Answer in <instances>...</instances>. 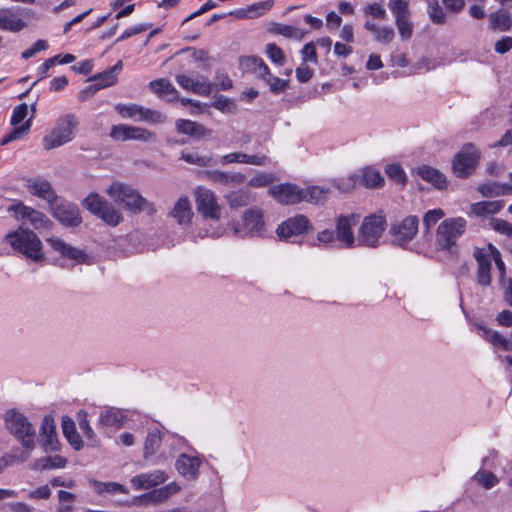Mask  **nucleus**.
Returning a JSON list of instances; mask_svg holds the SVG:
<instances>
[{
	"instance_id": "obj_12",
	"label": "nucleus",
	"mask_w": 512,
	"mask_h": 512,
	"mask_svg": "<svg viewBox=\"0 0 512 512\" xmlns=\"http://www.w3.org/2000/svg\"><path fill=\"white\" fill-rule=\"evenodd\" d=\"M312 229L310 220L302 214L290 217L278 225L276 234L279 239L287 240L299 236Z\"/></svg>"
},
{
	"instance_id": "obj_33",
	"label": "nucleus",
	"mask_w": 512,
	"mask_h": 512,
	"mask_svg": "<svg viewBox=\"0 0 512 512\" xmlns=\"http://www.w3.org/2000/svg\"><path fill=\"white\" fill-rule=\"evenodd\" d=\"M63 434L75 450H80L83 447V442L80 435L76 431L74 421L69 417H63L62 420Z\"/></svg>"
},
{
	"instance_id": "obj_54",
	"label": "nucleus",
	"mask_w": 512,
	"mask_h": 512,
	"mask_svg": "<svg viewBox=\"0 0 512 512\" xmlns=\"http://www.w3.org/2000/svg\"><path fill=\"white\" fill-rule=\"evenodd\" d=\"M265 52L272 62L279 65L284 64L285 56L283 54V51L275 43L267 44Z\"/></svg>"
},
{
	"instance_id": "obj_37",
	"label": "nucleus",
	"mask_w": 512,
	"mask_h": 512,
	"mask_svg": "<svg viewBox=\"0 0 512 512\" xmlns=\"http://www.w3.org/2000/svg\"><path fill=\"white\" fill-rule=\"evenodd\" d=\"M67 464V460L60 456V455H54V456H48V457H42L37 459L32 469L34 470H49V469H56V468H64Z\"/></svg>"
},
{
	"instance_id": "obj_6",
	"label": "nucleus",
	"mask_w": 512,
	"mask_h": 512,
	"mask_svg": "<svg viewBox=\"0 0 512 512\" xmlns=\"http://www.w3.org/2000/svg\"><path fill=\"white\" fill-rule=\"evenodd\" d=\"M386 225V219L383 215L372 214L365 217L358 231V245L377 247Z\"/></svg>"
},
{
	"instance_id": "obj_14",
	"label": "nucleus",
	"mask_w": 512,
	"mask_h": 512,
	"mask_svg": "<svg viewBox=\"0 0 512 512\" xmlns=\"http://www.w3.org/2000/svg\"><path fill=\"white\" fill-rule=\"evenodd\" d=\"M25 187L31 195L45 200L48 205L57 200L58 195L53 189L52 184L42 176L26 179Z\"/></svg>"
},
{
	"instance_id": "obj_35",
	"label": "nucleus",
	"mask_w": 512,
	"mask_h": 512,
	"mask_svg": "<svg viewBox=\"0 0 512 512\" xmlns=\"http://www.w3.org/2000/svg\"><path fill=\"white\" fill-rule=\"evenodd\" d=\"M244 70L257 74L260 78L268 75V66L261 58L255 56L244 57L240 61Z\"/></svg>"
},
{
	"instance_id": "obj_28",
	"label": "nucleus",
	"mask_w": 512,
	"mask_h": 512,
	"mask_svg": "<svg viewBox=\"0 0 512 512\" xmlns=\"http://www.w3.org/2000/svg\"><path fill=\"white\" fill-rule=\"evenodd\" d=\"M206 175L208 179L214 183L222 184V185H240L243 184L246 180L244 174L240 172L236 173H228L223 171H207Z\"/></svg>"
},
{
	"instance_id": "obj_29",
	"label": "nucleus",
	"mask_w": 512,
	"mask_h": 512,
	"mask_svg": "<svg viewBox=\"0 0 512 512\" xmlns=\"http://www.w3.org/2000/svg\"><path fill=\"white\" fill-rule=\"evenodd\" d=\"M170 215L176 219L179 225L188 224L192 218L191 204L186 196L181 197L175 203Z\"/></svg>"
},
{
	"instance_id": "obj_62",
	"label": "nucleus",
	"mask_w": 512,
	"mask_h": 512,
	"mask_svg": "<svg viewBox=\"0 0 512 512\" xmlns=\"http://www.w3.org/2000/svg\"><path fill=\"white\" fill-rule=\"evenodd\" d=\"M27 114H28L27 104L23 103V104L16 106L14 108L12 116H11V124L13 126H17L26 118Z\"/></svg>"
},
{
	"instance_id": "obj_20",
	"label": "nucleus",
	"mask_w": 512,
	"mask_h": 512,
	"mask_svg": "<svg viewBox=\"0 0 512 512\" xmlns=\"http://www.w3.org/2000/svg\"><path fill=\"white\" fill-rule=\"evenodd\" d=\"M357 222V216L340 215L336 219V240L341 242L345 247H353L355 243V237L352 231V226Z\"/></svg>"
},
{
	"instance_id": "obj_31",
	"label": "nucleus",
	"mask_w": 512,
	"mask_h": 512,
	"mask_svg": "<svg viewBox=\"0 0 512 512\" xmlns=\"http://www.w3.org/2000/svg\"><path fill=\"white\" fill-rule=\"evenodd\" d=\"M149 86L159 97L171 96L167 99L168 101H174L179 98L177 89L172 85L170 81L164 78L151 81Z\"/></svg>"
},
{
	"instance_id": "obj_15",
	"label": "nucleus",
	"mask_w": 512,
	"mask_h": 512,
	"mask_svg": "<svg viewBox=\"0 0 512 512\" xmlns=\"http://www.w3.org/2000/svg\"><path fill=\"white\" fill-rule=\"evenodd\" d=\"M176 82L183 89L201 96H209L213 90L212 83L207 77L202 75H197L194 78L185 74H179L176 76Z\"/></svg>"
},
{
	"instance_id": "obj_18",
	"label": "nucleus",
	"mask_w": 512,
	"mask_h": 512,
	"mask_svg": "<svg viewBox=\"0 0 512 512\" xmlns=\"http://www.w3.org/2000/svg\"><path fill=\"white\" fill-rule=\"evenodd\" d=\"M268 193L283 205L296 204L302 201L301 189L289 183L272 186Z\"/></svg>"
},
{
	"instance_id": "obj_32",
	"label": "nucleus",
	"mask_w": 512,
	"mask_h": 512,
	"mask_svg": "<svg viewBox=\"0 0 512 512\" xmlns=\"http://www.w3.org/2000/svg\"><path fill=\"white\" fill-rule=\"evenodd\" d=\"M122 68V62L118 61L113 67L105 70L102 73L96 74L90 78V80L95 81L98 86L103 89L109 86H112L117 81V74Z\"/></svg>"
},
{
	"instance_id": "obj_36",
	"label": "nucleus",
	"mask_w": 512,
	"mask_h": 512,
	"mask_svg": "<svg viewBox=\"0 0 512 512\" xmlns=\"http://www.w3.org/2000/svg\"><path fill=\"white\" fill-rule=\"evenodd\" d=\"M504 206V201H482L472 204L471 212L477 216L498 213Z\"/></svg>"
},
{
	"instance_id": "obj_11",
	"label": "nucleus",
	"mask_w": 512,
	"mask_h": 512,
	"mask_svg": "<svg viewBox=\"0 0 512 512\" xmlns=\"http://www.w3.org/2000/svg\"><path fill=\"white\" fill-rule=\"evenodd\" d=\"M8 210L14 212L17 218L29 222L34 229H49L52 225V222L44 213L26 206L22 202L10 206Z\"/></svg>"
},
{
	"instance_id": "obj_26",
	"label": "nucleus",
	"mask_w": 512,
	"mask_h": 512,
	"mask_svg": "<svg viewBox=\"0 0 512 512\" xmlns=\"http://www.w3.org/2000/svg\"><path fill=\"white\" fill-rule=\"evenodd\" d=\"M176 129L179 133L195 138H202L211 134V131L197 122L179 119L176 121Z\"/></svg>"
},
{
	"instance_id": "obj_63",
	"label": "nucleus",
	"mask_w": 512,
	"mask_h": 512,
	"mask_svg": "<svg viewBox=\"0 0 512 512\" xmlns=\"http://www.w3.org/2000/svg\"><path fill=\"white\" fill-rule=\"evenodd\" d=\"M364 13L373 16L374 18L384 20L386 18V10L380 3H372L364 8Z\"/></svg>"
},
{
	"instance_id": "obj_5",
	"label": "nucleus",
	"mask_w": 512,
	"mask_h": 512,
	"mask_svg": "<svg viewBox=\"0 0 512 512\" xmlns=\"http://www.w3.org/2000/svg\"><path fill=\"white\" fill-rule=\"evenodd\" d=\"M78 123V119L74 114L60 117L52 132L43 138L44 148L51 150L70 142L74 138V130Z\"/></svg>"
},
{
	"instance_id": "obj_64",
	"label": "nucleus",
	"mask_w": 512,
	"mask_h": 512,
	"mask_svg": "<svg viewBox=\"0 0 512 512\" xmlns=\"http://www.w3.org/2000/svg\"><path fill=\"white\" fill-rule=\"evenodd\" d=\"M492 226L495 231L504 234L508 237H512V224L502 220V219H493Z\"/></svg>"
},
{
	"instance_id": "obj_27",
	"label": "nucleus",
	"mask_w": 512,
	"mask_h": 512,
	"mask_svg": "<svg viewBox=\"0 0 512 512\" xmlns=\"http://www.w3.org/2000/svg\"><path fill=\"white\" fill-rule=\"evenodd\" d=\"M126 420L125 412L115 407H108L100 414V423L107 427L120 428Z\"/></svg>"
},
{
	"instance_id": "obj_61",
	"label": "nucleus",
	"mask_w": 512,
	"mask_h": 512,
	"mask_svg": "<svg viewBox=\"0 0 512 512\" xmlns=\"http://www.w3.org/2000/svg\"><path fill=\"white\" fill-rule=\"evenodd\" d=\"M41 436L42 437H51L56 436V426L54 423V419L51 416H45L42 420L41 424Z\"/></svg>"
},
{
	"instance_id": "obj_44",
	"label": "nucleus",
	"mask_w": 512,
	"mask_h": 512,
	"mask_svg": "<svg viewBox=\"0 0 512 512\" xmlns=\"http://www.w3.org/2000/svg\"><path fill=\"white\" fill-rule=\"evenodd\" d=\"M91 484L94 486L97 493H99V494H102L104 492L123 493V494L128 493V489L124 485L117 483V482H100L97 480H92Z\"/></svg>"
},
{
	"instance_id": "obj_55",
	"label": "nucleus",
	"mask_w": 512,
	"mask_h": 512,
	"mask_svg": "<svg viewBox=\"0 0 512 512\" xmlns=\"http://www.w3.org/2000/svg\"><path fill=\"white\" fill-rule=\"evenodd\" d=\"M212 106L217 110L227 113H234L236 110L235 103L231 99L223 95L216 97V99L212 103Z\"/></svg>"
},
{
	"instance_id": "obj_7",
	"label": "nucleus",
	"mask_w": 512,
	"mask_h": 512,
	"mask_svg": "<svg viewBox=\"0 0 512 512\" xmlns=\"http://www.w3.org/2000/svg\"><path fill=\"white\" fill-rule=\"evenodd\" d=\"M83 206L110 226H117L123 220L120 211L97 193H90L83 200Z\"/></svg>"
},
{
	"instance_id": "obj_51",
	"label": "nucleus",
	"mask_w": 512,
	"mask_h": 512,
	"mask_svg": "<svg viewBox=\"0 0 512 512\" xmlns=\"http://www.w3.org/2000/svg\"><path fill=\"white\" fill-rule=\"evenodd\" d=\"M475 480L485 489H490L498 483L497 477L490 471H481L475 475Z\"/></svg>"
},
{
	"instance_id": "obj_22",
	"label": "nucleus",
	"mask_w": 512,
	"mask_h": 512,
	"mask_svg": "<svg viewBox=\"0 0 512 512\" xmlns=\"http://www.w3.org/2000/svg\"><path fill=\"white\" fill-rule=\"evenodd\" d=\"M167 479L168 475L164 470H154L133 476L130 483L136 490H146L163 484Z\"/></svg>"
},
{
	"instance_id": "obj_39",
	"label": "nucleus",
	"mask_w": 512,
	"mask_h": 512,
	"mask_svg": "<svg viewBox=\"0 0 512 512\" xmlns=\"http://www.w3.org/2000/svg\"><path fill=\"white\" fill-rule=\"evenodd\" d=\"M162 442V435L159 429H154L148 432L145 443L144 453L145 459L149 458L158 451Z\"/></svg>"
},
{
	"instance_id": "obj_1",
	"label": "nucleus",
	"mask_w": 512,
	"mask_h": 512,
	"mask_svg": "<svg viewBox=\"0 0 512 512\" xmlns=\"http://www.w3.org/2000/svg\"><path fill=\"white\" fill-rule=\"evenodd\" d=\"M107 194L114 202L122 204L130 213L138 214L145 210L149 215H153L156 212L153 203L147 201L128 184L113 182L107 189Z\"/></svg>"
},
{
	"instance_id": "obj_25",
	"label": "nucleus",
	"mask_w": 512,
	"mask_h": 512,
	"mask_svg": "<svg viewBox=\"0 0 512 512\" xmlns=\"http://www.w3.org/2000/svg\"><path fill=\"white\" fill-rule=\"evenodd\" d=\"M416 172L423 180L431 183L437 189H444L447 186L445 175L433 167L422 165L417 168Z\"/></svg>"
},
{
	"instance_id": "obj_46",
	"label": "nucleus",
	"mask_w": 512,
	"mask_h": 512,
	"mask_svg": "<svg viewBox=\"0 0 512 512\" xmlns=\"http://www.w3.org/2000/svg\"><path fill=\"white\" fill-rule=\"evenodd\" d=\"M137 121L162 123L165 121V116L157 110H152L139 105Z\"/></svg>"
},
{
	"instance_id": "obj_34",
	"label": "nucleus",
	"mask_w": 512,
	"mask_h": 512,
	"mask_svg": "<svg viewBox=\"0 0 512 512\" xmlns=\"http://www.w3.org/2000/svg\"><path fill=\"white\" fill-rule=\"evenodd\" d=\"M490 27L493 30L507 31L512 27V18L506 10L500 9L490 16Z\"/></svg>"
},
{
	"instance_id": "obj_19",
	"label": "nucleus",
	"mask_w": 512,
	"mask_h": 512,
	"mask_svg": "<svg viewBox=\"0 0 512 512\" xmlns=\"http://www.w3.org/2000/svg\"><path fill=\"white\" fill-rule=\"evenodd\" d=\"M473 256L477 262L476 281L480 286L487 287L491 284L492 260L488 253L483 249L476 247Z\"/></svg>"
},
{
	"instance_id": "obj_17",
	"label": "nucleus",
	"mask_w": 512,
	"mask_h": 512,
	"mask_svg": "<svg viewBox=\"0 0 512 512\" xmlns=\"http://www.w3.org/2000/svg\"><path fill=\"white\" fill-rule=\"evenodd\" d=\"M203 459L200 455H189L182 453L175 462V468L180 475L188 480H196L199 477V470Z\"/></svg>"
},
{
	"instance_id": "obj_3",
	"label": "nucleus",
	"mask_w": 512,
	"mask_h": 512,
	"mask_svg": "<svg viewBox=\"0 0 512 512\" xmlns=\"http://www.w3.org/2000/svg\"><path fill=\"white\" fill-rule=\"evenodd\" d=\"M6 240L15 251L22 253L31 260L38 262L44 259L42 242L33 231L19 228L7 234Z\"/></svg>"
},
{
	"instance_id": "obj_60",
	"label": "nucleus",
	"mask_w": 512,
	"mask_h": 512,
	"mask_svg": "<svg viewBox=\"0 0 512 512\" xmlns=\"http://www.w3.org/2000/svg\"><path fill=\"white\" fill-rule=\"evenodd\" d=\"M30 121L28 120L21 127L15 128L10 134L3 137L1 139V145H6L7 143L20 138L23 134H25L30 128Z\"/></svg>"
},
{
	"instance_id": "obj_16",
	"label": "nucleus",
	"mask_w": 512,
	"mask_h": 512,
	"mask_svg": "<svg viewBox=\"0 0 512 512\" xmlns=\"http://www.w3.org/2000/svg\"><path fill=\"white\" fill-rule=\"evenodd\" d=\"M196 205L200 213L206 218L218 219L220 207L216 203L214 193L206 188L199 187L196 191Z\"/></svg>"
},
{
	"instance_id": "obj_30",
	"label": "nucleus",
	"mask_w": 512,
	"mask_h": 512,
	"mask_svg": "<svg viewBox=\"0 0 512 512\" xmlns=\"http://www.w3.org/2000/svg\"><path fill=\"white\" fill-rule=\"evenodd\" d=\"M25 26L26 23L22 19L17 18L11 9H0V29L11 32H18Z\"/></svg>"
},
{
	"instance_id": "obj_4",
	"label": "nucleus",
	"mask_w": 512,
	"mask_h": 512,
	"mask_svg": "<svg viewBox=\"0 0 512 512\" xmlns=\"http://www.w3.org/2000/svg\"><path fill=\"white\" fill-rule=\"evenodd\" d=\"M467 222L462 217L447 218L436 231V244L441 250L453 252L458 238L465 232Z\"/></svg>"
},
{
	"instance_id": "obj_47",
	"label": "nucleus",
	"mask_w": 512,
	"mask_h": 512,
	"mask_svg": "<svg viewBox=\"0 0 512 512\" xmlns=\"http://www.w3.org/2000/svg\"><path fill=\"white\" fill-rule=\"evenodd\" d=\"M261 79L264 80L269 85L270 90L276 94L284 91L288 87V83H289L288 80H284L279 77L273 76L270 73L269 69H268V75L262 76Z\"/></svg>"
},
{
	"instance_id": "obj_23",
	"label": "nucleus",
	"mask_w": 512,
	"mask_h": 512,
	"mask_svg": "<svg viewBox=\"0 0 512 512\" xmlns=\"http://www.w3.org/2000/svg\"><path fill=\"white\" fill-rule=\"evenodd\" d=\"M268 162V158L265 155H248L243 152H232L226 155H223L219 163L222 165L231 164V163H245L255 166H263Z\"/></svg>"
},
{
	"instance_id": "obj_58",
	"label": "nucleus",
	"mask_w": 512,
	"mask_h": 512,
	"mask_svg": "<svg viewBox=\"0 0 512 512\" xmlns=\"http://www.w3.org/2000/svg\"><path fill=\"white\" fill-rule=\"evenodd\" d=\"M276 33L287 38L295 39H302L304 36V32L302 30L291 25H279L276 28Z\"/></svg>"
},
{
	"instance_id": "obj_38",
	"label": "nucleus",
	"mask_w": 512,
	"mask_h": 512,
	"mask_svg": "<svg viewBox=\"0 0 512 512\" xmlns=\"http://www.w3.org/2000/svg\"><path fill=\"white\" fill-rule=\"evenodd\" d=\"M226 200L231 208H240L250 204L253 198L248 189H240L227 195Z\"/></svg>"
},
{
	"instance_id": "obj_56",
	"label": "nucleus",
	"mask_w": 512,
	"mask_h": 512,
	"mask_svg": "<svg viewBox=\"0 0 512 512\" xmlns=\"http://www.w3.org/2000/svg\"><path fill=\"white\" fill-rule=\"evenodd\" d=\"M388 7L394 16L410 14L409 0H389Z\"/></svg>"
},
{
	"instance_id": "obj_50",
	"label": "nucleus",
	"mask_w": 512,
	"mask_h": 512,
	"mask_svg": "<svg viewBox=\"0 0 512 512\" xmlns=\"http://www.w3.org/2000/svg\"><path fill=\"white\" fill-rule=\"evenodd\" d=\"M445 216V213L442 209H432L425 213L423 217V225L427 231L431 229L440 219Z\"/></svg>"
},
{
	"instance_id": "obj_9",
	"label": "nucleus",
	"mask_w": 512,
	"mask_h": 512,
	"mask_svg": "<svg viewBox=\"0 0 512 512\" xmlns=\"http://www.w3.org/2000/svg\"><path fill=\"white\" fill-rule=\"evenodd\" d=\"M49 209L53 217L64 226L75 227L82 222L78 207L60 197L49 205Z\"/></svg>"
},
{
	"instance_id": "obj_40",
	"label": "nucleus",
	"mask_w": 512,
	"mask_h": 512,
	"mask_svg": "<svg viewBox=\"0 0 512 512\" xmlns=\"http://www.w3.org/2000/svg\"><path fill=\"white\" fill-rule=\"evenodd\" d=\"M484 337L494 346L501 347L504 351H512V342L497 331L484 328Z\"/></svg>"
},
{
	"instance_id": "obj_24",
	"label": "nucleus",
	"mask_w": 512,
	"mask_h": 512,
	"mask_svg": "<svg viewBox=\"0 0 512 512\" xmlns=\"http://www.w3.org/2000/svg\"><path fill=\"white\" fill-rule=\"evenodd\" d=\"M243 223L248 234H259L264 227L262 210L257 207L246 210L243 213Z\"/></svg>"
},
{
	"instance_id": "obj_59",
	"label": "nucleus",
	"mask_w": 512,
	"mask_h": 512,
	"mask_svg": "<svg viewBox=\"0 0 512 512\" xmlns=\"http://www.w3.org/2000/svg\"><path fill=\"white\" fill-rule=\"evenodd\" d=\"M395 36L394 30L391 27H379L374 38L376 41L384 44H389L393 41Z\"/></svg>"
},
{
	"instance_id": "obj_53",
	"label": "nucleus",
	"mask_w": 512,
	"mask_h": 512,
	"mask_svg": "<svg viewBox=\"0 0 512 512\" xmlns=\"http://www.w3.org/2000/svg\"><path fill=\"white\" fill-rule=\"evenodd\" d=\"M274 180L275 178L273 174L262 172L252 177L249 180L248 185L254 188L266 187L272 182H274Z\"/></svg>"
},
{
	"instance_id": "obj_52",
	"label": "nucleus",
	"mask_w": 512,
	"mask_h": 512,
	"mask_svg": "<svg viewBox=\"0 0 512 512\" xmlns=\"http://www.w3.org/2000/svg\"><path fill=\"white\" fill-rule=\"evenodd\" d=\"M138 109H139V105L134 104V103H131V104L119 103L115 106V110L120 114L121 117L132 118L135 120H137Z\"/></svg>"
},
{
	"instance_id": "obj_8",
	"label": "nucleus",
	"mask_w": 512,
	"mask_h": 512,
	"mask_svg": "<svg viewBox=\"0 0 512 512\" xmlns=\"http://www.w3.org/2000/svg\"><path fill=\"white\" fill-rule=\"evenodd\" d=\"M480 151L472 143L465 144L452 160V172L459 178L470 176L477 166Z\"/></svg>"
},
{
	"instance_id": "obj_10",
	"label": "nucleus",
	"mask_w": 512,
	"mask_h": 512,
	"mask_svg": "<svg viewBox=\"0 0 512 512\" xmlns=\"http://www.w3.org/2000/svg\"><path fill=\"white\" fill-rule=\"evenodd\" d=\"M109 135L116 141L136 140L141 142H154L156 140V136L153 132L142 127L128 126L125 124L112 126Z\"/></svg>"
},
{
	"instance_id": "obj_49",
	"label": "nucleus",
	"mask_w": 512,
	"mask_h": 512,
	"mask_svg": "<svg viewBox=\"0 0 512 512\" xmlns=\"http://www.w3.org/2000/svg\"><path fill=\"white\" fill-rule=\"evenodd\" d=\"M387 176L399 184H405L407 178L404 170L398 164H389L385 168Z\"/></svg>"
},
{
	"instance_id": "obj_13",
	"label": "nucleus",
	"mask_w": 512,
	"mask_h": 512,
	"mask_svg": "<svg viewBox=\"0 0 512 512\" xmlns=\"http://www.w3.org/2000/svg\"><path fill=\"white\" fill-rule=\"evenodd\" d=\"M419 221L416 216L410 215L399 222L392 224L390 233L395 242L402 245L411 241L418 232Z\"/></svg>"
},
{
	"instance_id": "obj_41",
	"label": "nucleus",
	"mask_w": 512,
	"mask_h": 512,
	"mask_svg": "<svg viewBox=\"0 0 512 512\" xmlns=\"http://www.w3.org/2000/svg\"><path fill=\"white\" fill-rule=\"evenodd\" d=\"M427 13L432 23L443 25L446 22V14L438 0H426Z\"/></svg>"
},
{
	"instance_id": "obj_43",
	"label": "nucleus",
	"mask_w": 512,
	"mask_h": 512,
	"mask_svg": "<svg viewBox=\"0 0 512 512\" xmlns=\"http://www.w3.org/2000/svg\"><path fill=\"white\" fill-rule=\"evenodd\" d=\"M361 183L367 188H378L383 185L384 178L379 171L367 168L363 171Z\"/></svg>"
},
{
	"instance_id": "obj_42",
	"label": "nucleus",
	"mask_w": 512,
	"mask_h": 512,
	"mask_svg": "<svg viewBox=\"0 0 512 512\" xmlns=\"http://www.w3.org/2000/svg\"><path fill=\"white\" fill-rule=\"evenodd\" d=\"M410 14L395 16V24L398 29L399 35L402 39L407 40L413 34V22L410 19Z\"/></svg>"
},
{
	"instance_id": "obj_48",
	"label": "nucleus",
	"mask_w": 512,
	"mask_h": 512,
	"mask_svg": "<svg viewBox=\"0 0 512 512\" xmlns=\"http://www.w3.org/2000/svg\"><path fill=\"white\" fill-rule=\"evenodd\" d=\"M180 158L189 164H194L200 167H206L212 164L211 157L200 156L197 153H182Z\"/></svg>"
},
{
	"instance_id": "obj_57",
	"label": "nucleus",
	"mask_w": 512,
	"mask_h": 512,
	"mask_svg": "<svg viewBox=\"0 0 512 512\" xmlns=\"http://www.w3.org/2000/svg\"><path fill=\"white\" fill-rule=\"evenodd\" d=\"M478 191L485 197H497L503 195V191L500 190V184L496 182L481 184Z\"/></svg>"
},
{
	"instance_id": "obj_2",
	"label": "nucleus",
	"mask_w": 512,
	"mask_h": 512,
	"mask_svg": "<svg viewBox=\"0 0 512 512\" xmlns=\"http://www.w3.org/2000/svg\"><path fill=\"white\" fill-rule=\"evenodd\" d=\"M5 426L27 450H33L36 446V430L28 418L21 412L10 409L6 411Z\"/></svg>"
},
{
	"instance_id": "obj_45",
	"label": "nucleus",
	"mask_w": 512,
	"mask_h": 512,
	"mask_svg": "<svg viewBox=\"0 0 512 512\" xmlns=\"http://www.w3.org/2000/svg\"><path fill=\"white\" fill-rule=\"evenodd\" d=\"M302 201L309 203H320L326 198V191L318 186L301 189Z\"/></svg>"
},
{
	"instance_id": "obj_21",
	"label": "nucleus",
	"mask_w": 512,
	"mask_h": 512,
	"mask_svg": "<svg viewBox=\"0 0 512 512\" xmlns=\"http://www.w3.org/2000/svg\"><path fill=\"white\" fill-rule=\"evenodd\" d=\"M47 242L61 256L73 260L77 264L86 263L88 260V255L84 250L67 244L60 238L51 237L47 239Z\"/></svg>"
}]
</instances>
